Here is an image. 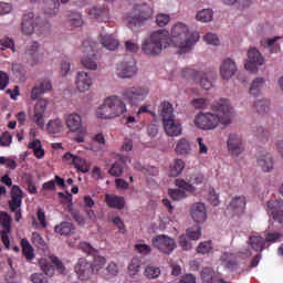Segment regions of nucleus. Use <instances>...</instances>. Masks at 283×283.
Masks as SVG:
<instances>
[{
  "instance_id": "nucleus-1",
  "label": "nucleus",
  "mask_w": 283,
  "mask_h": 283,
  "mask_svg": "<svg viewBox=\"0 0 283 283\" xmlns=\"http://www.w3.org/2000/svg\"><path fill=\"white\" fill-rule=\"evenodd\" d=\"M200 34L189 32V27L184 23H177L170 31L158 30L142 42V52L146 56H159L166 48H177L179 54H187L198 43Z\"/></svg>"
},
{
  "instance_id": "nucleus-2",
  "label": "nucleus",
  "mask_w": 283,
  "mask_h": 283,
  "mask_svg": "<svg viewBox=\"0 0 283 283\" xmlns=\"http://www.w3.org/2000/svg\"><path fill=\"white\" fill-rule=\"evenodd\" d=\"M214 113H199L195 117V125L199 129H216L219 125L228 127L233 120V107L229 104L228 99H220L212 105Z\"/></svg>"
},
{
  "instance_id": "nucleus-3",
  "label": "nucleus",
  "mask_w": 283,
  "mask_h": 283,
  "mask_svg": "<svg viewBox=\"0 0 283 283\" xmlns=\"http://www.w3.org/2000/svg\"><path fill=\"white\" fill-rule=\"evenodd\" d=\"M151 17V7L147 3L135 4L126 17L127 28L133 32H138L140 27Z\"/></svg>"
},
{
  "instance_id": "nucleus-4",
  "label": "nucleus",
  "mask_w": 283,
  "mask_h": 283,
  "mask_svg": "<svg viewBox=\"0 0 283 283\" xmlns=\"http://www.w3.org/2000/svg\"><path fill=\"white\" fill-rule=\"evenodd\" d=\"M50 22L41 18L34 19L33 12H29L22 18L21 30L22 34H25L27 36H30V34H34V32H36L39 35L48 34V32H50Z\"/></svg>"
},
{
  "instance_id": "nucleus-5",
  "label": "nucleus",
  "mask_w": 283,
  "mask_h": 283,
  "mask_svg": "<svg viewBox=\"0 0 283 283\" xmlns=\"http://www.w3.org/2000/svg\"><path fill=\"white\" fill-rule=\"evenodd\" d=\"M83 57L81 63L86 70H98V57H96V42L85 40L82 43Z\"/></svg>"
},
{
  "instance_id": "nucleus-6",
  "label": "nucleus",
  "mask_w": 283,
  "mask_h": 283,
  "mask_svg": "<svg viewBox=\"0 0 283 283\" xmlns=\"http://www.w3.org/2000/svg\"><path fill=\"white\" fill-rule=\"evenodd\" d=\"M182 76L193 81V83H199L203 90H211L213 87L211 78H213L214 74L212 72L205 73L202 71H193V69H184Z\"/></svg>"
},
{
  "instance_id": "nucleus-7",
  "label": "nucleus",
  "mask_w": 283,
  "mask_h": 283,
  "mask_svg": "<svg viewBox=\"0 0 283 283\" xmlns=\"http://www.w3.org/2000/svg\"><path fill=\"white\" fill-rule=\"evenodd\" d=\"M149 90L143 86H129L122 91V98L130 105H138L147 98Z\"/></svg>"
},
{
  "instance_id": "nucleus-8",
  "label": "nucleus",
  "mask_w": 283,
  "mask_h": 283,
  "mask_svg": "<svg viewBox=\"0 0 283 283\" xmlns=\"http://www.w3.org/2000/svg\"><path fill=\"white\" fill-rule=\"evenodd\" d=\"M151 245L164 255H171V253H174L178 247L175 239H171L165 234H159L153 238Z\"/></svg>"
},
{
  "instance_id": "nucleus-9",
  "label": "nucleus",
  "mask_w": 283,
  "mask_h": 283,
  "mask_svg": "<svg viewBox=\"0 0 283 283\" xmlns=\"http://www.w3.org/2000/svg\"><path fill=\"white\" fill-rule=\"evenodd\" d=\"M39 266L41 271H43V273L45 275H49L50 277L54 275V266L55 269H57L60 273H64L65 271V265H63V262L57 256L54 255L49 256V259H40Z\"/></svg>"
},
{
  "instance_id": "nucleus-10",
  "label": "nucleus",
  "mask_w": 283,
  "mask_h": 283,
  "mask_svg": "<svg viewBox=\"0 0 283 283\" xmlns=\"http://www.w3.org/2000/svg\"><path fill=\"white\" fill-rule=\"evenodd\" d=\"M175 185L179 189H169L168 190V193H169L171 200H175V201L185 200V198H187V191H188V193L196 192V187L189 185V182L185 181L184 179H176Z\"/></svg>"
},
{
  "instance_id": "nucleus-11",
  "label": "nucleus",
  "mask_w": 283,
  "mask_h": 283,
  "mask_svg": "<svg viewBox=\"0 0 283 283\" xmlns=\"http://www.w3.org/2000/svg\"><path fill=\"white\" fill-rule=\"evenodd\" d=\"M74 271L81 281H87L94 275V269L92 268V262L87 261L85 258H80L74 266Z\"/></svg>"
},
{
  "instance_id": "nucleus-12",
  "label": "nucleus",
  "mask_w": 283,
  "mask_h": 283,
  "mask_svg": "<svg viewBox=\"0 0 283 283\" xmlns=\"http://www.w3.org/2000/svg\"><path fill=\"white\" fill-rule=\"evenodd\" d=\"M45 109H48V99L40 98L34 106L31 119L41 129L45 127Z\"/></svg>"
},
{
  "instance_id": "nucleus-13",
  "label": "nucleus",
  "mask_w": 283,
  "mask_h": 283,
  "mask_svg": "<svg viewBox=\"0 0 283 283\" xmlns=\"http://www.w3.org/2000/svg\"><path fill=\"white\" fill-rule=\"evenodd\" d=\"M268 214L279 224H283V201L281 199L270 200L266 202Z\"/></svg>"
},
{
  "instance_id": "nucleus-14",
  "label": "nucleus",
  "mask_w": 283,
  "mask_h": 283,
  "mask_svg": "<svg viewBox=\"0 0 283 283\" xmlns=\"http://www.w3.org/2000/svg\"><path fill=\"white\" fill-rule=\"evenodd\" d=\"M260 65H264V57L262 53L256 49H250L248 51V61L245 62V70L248 72H256Z\"/></svg>"
},
{
  "instance_id": "nucleus-15",
  "label": "nucleus",
  "mask_w": 283,
  "mask_h": 283,
  "mask_svg": "<svg viewBox=\"0 0 283 283\" xmlns=\"http://www.w3.org/2000/svg\"><path fill=\"white\" fill-rule=\"evenodd\" d=\"M64 120L70 132L77 133V134H86L85 128H83L81 115L76 113H71L65 115Z\"/></svg>"
},
{
  "instance_id": "nucleus-16",
  "label": "nucleus",
  "mask_w": 283,
  "mask_h": 283,
  "mask_svg": "<svg viewBox=\"0 0 283 283\" xmlns=\"http://www.w3.org/2000/svg\"><path fill=\"white\" fill-rule=\"evenodd\" d=\"M48 92H52V82L48 78L40 80L31 90V99L39 101Z\"/></svg>"
},
{
  "instance_id": "nucleus-17",
  "label": "nucleus",
  "mask_w": 283,
  "mask_h": 283,
  "mask_svg": "<svg viewBox=\"0 0 283 283\" xmlns=\"http://www.w3.org/2000/svg\"><path fill=\"white\" fill-rule=\"evenodd\" d=\"M228 151L232 156H240L244 151V145L242 144V137L238 134H230L228 137Z\"/></svg>"
},
{
  "instance_id": "nucleus-18",
  "label": "nucleus",
  "mask_w": 283,
  "mask_h": 283,
  "mask_svg": "<svg viewBox=\"0 0 283 283\" xmlns=\"http://www.w3.org/2000/svg\"><path fill=\"white\" fill-rule=\"evenodd\" d=\"M92 75L85 71H78L75 78V87L81 93L83 92H90V88L92 87Z\"/></svg>"
},
{
  "instance_id": "nucleus-19",
  "label": "nucleus",
  "mask_w": 283,
  "mask_h": 283,
  "mask_svg": "<svg viewBox=\"0 0 283 283\" xmlns=\"http://www.w3.org/2000/svg\"><path fill=\"white\" fill-rule=\"evenodd\" d=\"M116 72L119 78H132L136 75V62H122L117 64Z\"/></svg>"
},
{
  "instance_id": "nucleus-20",
  "label": "nucleus",
  "mask_w": 283,
  "mask_h": 283,
  "mask_svg": "<svg viewBox=\"0 0 283 283\" xmlns=\"http://www.w3.org/2000/svg\"><path fill=\"white\" fill-rule=\"evenodd\" d=\"M190 216L197 223L206 222L207 220V206L202 202H196L190 208Z\"/></svg>"
},
{
  "instance_id": "nucleus-21",
  "label": "nucleus",
  "mask_w": 283,
  "mask_h": 283,
  "mask_svg": "<svg viewBox=\"0 0 283 283\" xmlns=\"http://www.w3.org/2000/svg\"><path fill=\"white\" fill-rule=\"evenodd\" d=\"M238 72V66L235 62L231 59H226L220 66V74L224 81H229L231 77L235 76Z\"/></svg>"
},
{
  "instance_id": "nucleus-22",
  "label": "nucleus",
  "mask_w": 283,
  "mask_h": 283,
  "mask_svg": "<svg viewBox=\"0 0 283 283\" xmlns=\"http://www.w3.org/2000/svg\"><path fill=\"white\" fill-rule=\"evenodd\" d=\"M21 205H23V191L19 186H13L11 189V200L9 201L10 211L21 209Z\"/></svg>"
},
{
  "instance_id": "nucleus-23",
  "label": "nucleus",
  "mask_w": 283,
  "mask_h": 283,
  "mask_svg": "<svg viewBox=\"0 0 283 283\" xmlns=\"http://www.w3.org/2000/svg\"><path fill=\"white\" fill-rule=\"evenodd\" d=\"M108 101L112 103L111 109L114 113V118H118V116H123L127 112V106L120 97L113 95L108 97Z\"/></svg>"
},
{
  "instance_id": "nucleus-24",
  "label": "nucleus",
  "mask_w": 283,
  "mask_h": 283,
  "mask_svg": "<svg viewBox=\"0 0 283 283\" xmlns=\"http://www.w3.org/2000/svg\"><path fill=\"white\" fill-rule=\"evenodd\" d=\"M90 17L96 19L97 21L107 22L109 21V9L105 6H95L93 7L90 12Z\"/></svg>"
},
{
  "instance_id": "nucleus-25",
  "label": "nucleus",
  "mask_w": 283,
  "mask_h": 283,
  "mask_svg": "<svg viewBox=\"0 0 283 283\" xmlns=\"http://www.w3.org/2000/svg\"><path fill=\"white\" fill-rule=\"evenodd\" d=\"M59 8L61 2L59 0H44L42 3V10L45 17L52 18L59 14Z\"/></svg>"
},
{
  "instance_id": "nucleus-26",
  "label": "nucleus",
  "mask_w": 283,
  "mask_h": 283,
  "mask_svg": "<svg viewBox=\"0 0 283 283\" xmlns=\"http://www.w3.org/2000/svg\"><path fill=\"white\" fill-rule=\"evenodd\" d=\"M221 264L229 271H238V256L231 252H224L221 256Z\"/></svg>"
},
{
  "instance_id": "nucleus-27",
  "label": "nucleus",
  "mask_w": 283,
  "mask_h": 283,
  "mask_svg": "<svg viewBox=\"0 0 283 283\" xmlns=\"http://www.w3.org/2000/svg\"><path fill=\"white\" fill-rule=\"evenodd\" d=\"M132 163V159L129 158H123L120 157L115 164L112 165V167L108 170L109 176H114L115 178H119V176H123L125 172V167H127L126 163Z\"/></svg>"
},
{
  "instance_id": "nucleus-28",
  "label": "nucleus",
  "mask_w": 283,
  "mask_h": 283,
  "mask_svg": "<svg viewBox=\"0 0 283 283\" xmlns=\"http://www.w3.org/2000/svg\"><path fill=\"white\" fill-rule=\"evenodd\" d=\"M96 116L97 118H104L105 120L109 118H115L112 111V103L109 102V97H107L104 101L103 105L96 109Z\"/></svg>"
},
{
  "instance_id": "nucleus-29",
  "label": "nucleus",
  "mask_w": 283,
  "mask_h": 283,
  "mask_svg": "<svg viewBox=\"0 0 283 283\" xmlns=\"http://www.w3.org/2000/svg\"><path fill=\"white\" fill-rule=\"evenodd\" d=\"M228 209L234 213H244V209H247V198L244 196L234 197Z\"/></svg>"
},
{
  "instance_id": "nucleus-30",
  "label": "nucleus",
  "mask_w": 283,
  "mask_h": 283,
  "mask_svg": "<svg viewBox=\"0 0 283 283\" xmlns=\"http://www.w3.org/2000/svg\"><path fill=\"white\" fill-rule=\"evenodd\" d=\"M258 165L261 167L262 171H273V156L269 153H262L258 156Z\"/></svg>"
},
{
  "instance_id": "nucleus-31",
  "label": "nucleus",
  "mask_w": 283,
  "mask_h": 283,
  "mask_svg": "<svg viewBox=\"0 0 283 283\" xmlns=\"http://www.w3.org/2000/svg\"><path fill=\"white\" fill-rule=\"evenodd\" d=\"M105 202L109 209H118L119 211L125 209V197H118L116 195H106Z\"/></svg>"
},
{
  "instance_id": "nucleus-32",
  "label": "nucleus",
  "mask_w": 283,
  "mask_h": 283,
  "mask_svg": "<svg viewBox=\"0 0 283 283\" xmlns=\"http://www.w3.org/2000/svg\"><path fill=\"white\" fill-rule=\"evenodd\" d=\"M164 128L168 136H180L182 134V126H180V123H176L175 119L164 122Z\"/></svg>"
},
{
  "instance_id": "nucleus-33",
  "label": "nucleus",
  "mask_w": 283,
  "mask_h": 283,
  "mask_svg": "<svg viewBox=\"0 0 283 283\" xmlns=\"http://www.w3.org/2000/svg\"><path fill=\"white\" fill-rule=\"evenodd\" d=\"M160 116L163 117V122L174 120V106L169 102H164L160 105Z\"/></svg>"
},
{
  "instance_id": "nucleus-34",
  "label": "nucleus",
  "mask_w": 283,
  "mask_h": 283,
  "mask_svg": "<svg viewBox=\"0 0 283 283\" xmlns=\"http://www.w3.org/2000/svg\"><path fill=\"white\" fill-rule=\"evenodd\" d=\"M54 231L60 235H72V233H74V224L72 222L63 221L54 227Z\"/></svg>"
},
{
  "instance_id": "nucleus-35",
  "label": "nucleus",
  "mask_w": 283,
  "mask_h": 283,
  "mask_svg": "<svg viewBox=\"0 0 283 283\" xmlns=\"http://www.w3.org/2000/svg\"><path fill=\"white\" fill-rule=\"evenodd\" d=\"M249 244L253 251H264V247H266V241L264 238L260 235H251L249 239Z\"/></svg>"
},
{
  "instance_id": "nucleus-36",
  "label": "nucleus",
  "mask_w": 283,
  "mask_h": 283,
  "mask_svg": "<svg viewBox=\"0 0 283 283\" xmlns=\"http://www.w3.org/2000/svg\"><path fill=\"white\" fill-rule=\"evenodd\" d=\"M280 39H282V36H274L273 39L261 40V45H263V48H269L271 54H277V52H280V44H277V41H280Z\"/></svg>"
},
{
  "instance_id": "nucleus-37",
  "label": "nucleus",
  "mask_w": 283,
  "mask_h": 283,
  "mask_svg": "<svg viewBox=\"0 0 283 283\" xmlns=\"http://www.w3.org/2000/svg\"><path fill=\"white\" fill-rule=\"evenodd\" d=\"M46 132L50 134H61L63 132V119L59 117L50 119L46 124Z\"/></svg>"
},
{
  "instance_id": "nucleus-38",
  "label": "nucleus",
  "mask_w": 283,
  "mask_h": 283,
  "mask_svg": "<svg viewBox=\"0 0 283 283\" xmlns=\"http://www.w3.org/2000/svg\"><path fill=\"white\" fill-rule=\"evenodd\" d=\"M101 43L103 48H106V50L114 51L118 48L119 42L116 40V38L111 35H101Z\"/></svg>"
},
{
  "instance_id": "nucleus-39",
  "label": "nucleus",
  "mask_w": 283,
  "mask_h": 283,
  "mask_svg": "<svg viewBox=\"0 0 283 283\" xmlns=\"http://www.w3.org/2000/svg\"><path fill=\"white\" fill-rule=\"evenodd\" d=\"M175 151L179 156H185L187 154H190L191 153V144H189V140H187L186 138H181L177 142Z\"/></svg>"
},
{
  "instance_id": "nucleus-40",
  "label": "nucleus",
  "mask_w": 283,
  "mask_h": 283,
  "mask_svg": "<svg viewBox=\"0 0 283 283\" xmlns=\"http://www.w3.org/2000/svg\"><path fill=\"white\" fill-rule=\"evenodd\" d=\"M21 247H22V255H24L25 260L28 262H31V260H34V248H32L28 239L21 240Z\"/></svg>"
},
{
  "instance_id": "nucleus-41",
  "label": "nucleus",
  "mask_w": 283,
  "mask_h": 283,
  "mask_svg": "<svg viewBox=\"0 0 283 283\" xmlns=\"http://www.w3.org/2000/svg\"><path fill=\"white\" fill-rule=\"evenodd\" d=\"M185 170V161L182 159H176L171 165H170V170L169 175L172 178H178Z\"/></svg>"
},
{
  "instance_id": "nucleus-42",
  "label": "nucleus",
  "mask_w": 283,
  "mask_h": 283,
  "mask_svg": "<svg viewBox=\"0 0 283 283\" xmlns=\"http://www.w3.org/2000/svg\"><path fill=\"white\" fill-rule=\"evenodd\" d=\"M201 280L205 283H217L218 274L211 268H203L201 271Z\"/></svg>"
},
{
  "instance_id": "nucleus-43",
  "label": "nucleus",
  "mask_w": 283,
  "mask_h": 283,
  "mask_svg": "<svg viewBox=\"0 0 283 283\" xmlns=\"http://www.w3.org/2000/svg\"><path fill=\"white\" fill-rule=\"evenodd\" d=\"M266 81L263 77H256L250 85V94L252 96H260V92L264 87Z\"/></svg>"
},
{
  "instance_id": "nucleus-44",
  "label": "nucleus",
  "mask_w": 283,
  "mask_h": 283,
  "mask_svg": "<svg viewBox=\"0 0 283 283\" xmlns=\"http://www.w3.org/2000/svg\"><path fill=\"white\" fill-rule=\"evenodd\" d=\"M106 262L107 259H105V256H101L98 252H96V255H93V262H91V264L94 275L105 266Z\"/></svg>"
},
{
  "instance_id": "nucleus-45",
  "label": "nucleus",
  "mask_w": 283,
  "mask_h": 283,
  "mask_svg": "<svg viewBox=\"0 0 283 283\" xmlns=\"http://www.w3.org/2000/svg\"><path fill=\"white\" fill-rule=\"evenodd\" d=\"M73 167H75V169H77V171H81V174H88L90 172V165L81 156H77L75 158V164H73Z\"/></svg>"
},
{
  "instance_id": "nucleus-46",
  "label": "nucleus",
  "mask_w": 283,
  "mask_h": 283,
  "mask_svg": "<svg viewBox=\"0 0 283 283\" xmlns=\"http://www.w3.org/2000/svg\"><path fill=\"white\" fill-rule=\"evenodd\" d=\"M213 20V10L203 9L197 13V21H201V23H209V21Z\"/></svg>"
},
{
  "instance_id": "nucleus-47",
  "label": "nucleus",
  "mask_w": 283,
  "mask_h": 283,
  "mask_svg": "<svg viewBox=\"0 0 283 283\" xmlns=\"http://www.w3.org/2000/svg\"><path fill=\"white\" fill-rule=\"evenodd\" d=\"M213 251V242L211 241H203L200 242L197 247V253H200L201 255H208V253H211Z\"/></svg>"
},
{
  "instance_id": "nucleus-48",
  "label": "nucleus",
  "mask_w": 283,
  "mask_h": 283,
  "mask_svg": "<svg viewBox=\"0 0 283 283\" xmlns=\"http://www.w3.org/2000/svg\"><path fill=\"white\" fill-rule=\"evenodd\" d=\"M186 235L189 238V240H200L202 237V230L200 227L195 226L186 230Z\"/></svg>"
},
{
  "instance_id": "nucleus-49",
  "label": "nucleus",
  "mask_w": 283,
  "mask_h": 283,
  "mask_svg": "<svg viewBox=\"0 0 283 283\" xmlns=\"http://www.w3.org/2000/svg\"><path fill=\"white\" fill-rule=\"evenodd\" d=\"M140 259L134 258L132 259L130 263L128 264V273L129 275H138L140 273Z\"/></svg>"
},
{
  "instance_id": "nucleus-50",
  "label": "nucleus",
  "mask_w": 283,
  "mask_h": 283,
  "mask_svg": "<svg viewBox=\"0 0 283 283\" xmlns=\"http://www.w3.org/2000/svg\"><path fill=\"white\" fill-rule=\"evenodd\" d=\"M0 227H3V229H12V217L6 211L0 212Z\"/></svg>"
},
{
  "instance_id": "nucleus-51",
  "label": "nucleus",
  "mask_w": 283,
  "mask_h": 283,
  "mask_svg": "<svg viewBox=\"0 0 283 283\" xmlns=\"http://www.w3.org/2000/svg\"><path fill=\"white\" fill-rule=\"evenodd\" d=\"M144 275H146V277H148V280H156V277L160 276V268L148 265L145 269Z\"/></svg>"
},
{
  "instance_id": "nucleus-52",
  "label": "nucleus",
  "mask_w": 283,
  "mask_h": 283,
  "mask_svg": "<svg viewBox=\"0 0 283 283\" xmlns=\"http://www.w3.org/2000/svg\"><path fill=\"white\" fill-rule=\"evenodd\" d=\"M36 52H39V42H31L30 45H28L27 48V54L29 56H32L33 59V65H35V63H39V57H36Z\"/></svg>"
},
{
  "instance_id": "nucleus-53",
  "label": "nucleus",
  "mask_w": 283,
  "mask_h": 283,
  "mask_svg": "<svg viewBox=\"0 0 283 283\" xmlns=\"http://www.w3.org/2000/svg\"><path fill=\"white\" fill-rule=\"evenodd\" d=\"M105 271L106 280H112V277H116V275H118V264H116L115 262H111L106 266Z\"/></svg>"
},
{
  "instance_id": "nucleus-54",
  "label": "nucleus",
  "mask_w": 283,
  "mask_h": 283,
  "mask_svg": "<svg viewBox=\"0 0 283 283\" xmlns=\"http://www.w3.org/2000/svg\"><path fill=\"white\" fill-rule=\"evenodd\" d=\"M69 23L71 28H81V25H83L81 13H71L69 15Z\"/></svg>"
},
{
  "instance_id": "nucleus-55",
  "label": "nucleus",
  "mask_w": 283,
  "mask_h": 283,
  "mask_svg": "<svg viewBox=\"0 0 283 283\" xmlns=\"http://www.w3.org/2000/svg\"><path fill=\"white\" fill-rule=\"evenodd\" d=\"M31 242L34 244V247H36V249H45V240H43V237H41L39 232L32 233Z\"/></svg>"
},
{
  "instance_id": "nucleus-56",
  "label": "nucleus",
  "mask_w": 283,
  "mask_h": 283,
  "mask_svg": "<svg viewBox=\"0 0 283 283\" xmlns=\"http://www.w3.org/2000/svg\"><path fill=\"white\" fill-rule=\"evenodd\" d=\"M179 247H181L182 251H191L193 245L191 244V239L187 234H181L179 237Z\"/></svg>"
},
{
  "instance_id": "nucleus-57",
  "label": "nucleus",
  "mask_w": 283,
  "mask_h": 283,
  "mask_svg": "<svg viewBox=\"0 0 283 283\" xmlns=\"http://www.w3.org/2000/svg\"><path fill=\"white\" fill-rule=\"evenodd\" d=\"M11 232H12V229H3L0 231L1 242L3 243V245L7 250L10 249V233Z\"/></svg>"
},
{
  "instance_id": "nucleus-58",
  "label": "nucleus",
  "mask_w": 283,
  "mask_h": 283,
  "mask_svg": "<svg viewBox=\"0 0 283 283\" xmlns=\"http://www.w3.org/2000/svg\"><path fill=\"white\" fill-rule=\"evenodd\" d=\"M258 114H266L269 112V101L260 99L254 105Z\"/></svg>"
},
{
  "instance_id": "nucleus-59",
  "label": "nucleus",
  "mask_w": 283,
  "mask_h": 283,
  "mask_svg": "<svg viewBox=\"0 0 283 283\" xmlns=\"http://www.w3.org/2000/svg\"><path fill=\"white\" fill-rule=\"evenodd\" d=\"M202 182H205V175L201 172H195L190 176L188 185L193 187V185H202Z\"/></svg>"
},
{
  "instance_id": "nucleus-60",
  "label": "nucleus",
  "mask_w": 283,
  "mask_h": 283,
  "mask_svg": "<svg viewBox=\"0 0 283 283\" xmlns=\"http://www.w3.org/2000/svg\"><path fill=\"white\" fill-rule=\"evenodd\" d=\"M80 249L81 251H83L84 253H86V255H96V253H98V250H95L94 247H92V244H90L88 242H82L80 243Z\"/></svg>"
},
{
  "instance_id": "nucleus-61",
  "label": "nucleus",
  "mask_w": 283,
  "mask_h": 283,
  "mask_svg": "<svg viewBox=\"0 0 283 283\" xmlns=\"http://www.w3.org/2000/svg\"><path fill=\"white\" fill-rule=\"evenodd\" d=\"M191 105L192 107H195V109H207L208 107V103H207V98H195L191 101Z\"/></svg>"
},
{
  "instance_id": "nucleus-62",
  "label": "nucleus",
  "mask_w": 283,
  "mask_h": 283,
  "mask_svg": "<svg viewBox=\"0 0 283 283\" xmlns=\"http://www.w3.org/2000/svg\"><path fill=\"white\" fill-rule=\"evenodd\" d=\"M1 50H12L14 52V40L10 38H2L0 39Z\"/></svg>"
},
{
  "instance_id": "nucleus-63",
  "label": "nucleus",
  "mask_w": 283,
  "mask_h": 283,
  "mask_svg": "<svg viewBox=\"0 0 283 283\" xmlns=\"http://www.w3.org/2000/svg\"><path fill=\"white\" fill-rule=\"evenodd\" d=\"M135 250L137 253H140V255H149L151 253V245H147L145 243H137L135 244Z\"/></svg>"
},
{
  "instance_id": "nucleus-64",
  "label": "nucleus",
  "mask_w": 283,
  "mask_h": 283,
  "mask_svg": "<svg viewBox=\"0 0 283 283\" xmlns=\"http://www.w3.org/2000/svg\"><path fill=\"white\" fill-rule=\"evenodd\" d=\"M0 145L1 147H10V145H12V135L8 132L2 133L0 136Z\"/></svg>"
}]
</instances>
